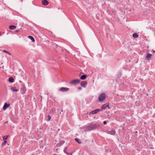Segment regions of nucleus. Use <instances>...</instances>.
<instances>
[{
    "label": "nucleus",
    "mask_w": 155,
    "mask_h": 155,
    "mask_svg": "<svg viewBox=\"0 0 155 155\" xmlns=\"http://www.w3.org/2000/svg\"><path fill=\"white\" fill-rule=\"evenodd\" d=\"M87 84V82L86 81H82L81 83V85L84 87H85Z\"/></svg>",
    "instance_id": "0eeeda50"
},
{
    "label": "nucleus",
    "mask_w": 155,
    "mask_h": 155,
    "mask_svg": "<svg viewBox=\"0 0 155 155\" xmlns=\"http://www.w3.org/2000/svg\"><path fill=\"white\" fill-rule=\"evenodd\" d=\"M65 143V141L64 140H61V141L58 144L59 146H61L63 144H64Z\"/></svg>",
    "instance_id": "a211bd4d"
},
{
    "label": "nucleus",
    "mask_w": 155,
    "mask_h": 155,
    "mask_svg": "<svg viewBox=\"0 0 155 155\" xmlns=\"http://www.w3.org/2000/svg\"><path fill=\"white\" fill-rule=\"evenodd\" d=\"M14 79L12 77H11L9 78L8 79V81L10 82H14Z\"/></svg>",
    "instance_id": "4468645a"
},
{
    "label": "nucleus",
    "mask_w": 155,
    "mask_h": 155,
    "mask_svg": "<svg viewBox=\"0 0 155 155\" xmlns=\"http://www.w3.org/2000/svg\"><path fill=\"white\" fill-rule=\"evenodd\" d=\"M101 111V110L99 109H96L95 110H93L91 111L90 113V114H94L97 113L98 112L100 111Z\"/></svg>",
    "instance_id": "423d86ee"
},
{
    "label": "nucleus",
    "mask_w": 155,
    "mask_h": 155,
    "mask_svg": "<svg viewBox=\"0 0 155 155\" xmlns=\"http://www.w3.org/2000/svg\"><path fill=\"white\" fill-rule=\"evenodd\" d=\"M3 51L4 52L7 53V54H9L10 55H11V54L9 52H8L5 50H3Z\"/></svg>",
    "instance_id": "aec40b11"
},
{
    "label": "nucleus",
    "mask_w": 155,
    "mask_h": 155,
    "mask_svg": "<svg viewBox=\"0 0 155 155\" xmlns=\"http://www.w3.org/2000/svg\"><path fill=\"white\" fill-rule=\"evenodd\" d=\"M99 126V124H91L85 128V131H90L95 129Z\"/></svg>",
    "instance_id": "f257e3e1"
},
{
    "label": "nucleus",
    "mask_w": 155,
    "mask_h": 155,
    "mask_svg": "<svg viewBox=\"0 0 155 155\" xmlns=\"http://www.w3.org/2000/svg\"><path fill=\"white\" fill-rule=\"evenodd\" d=\"M147 55L145 57V59L147 60H150L151 59V56H152V54L148 53H147Z\"/></svg>",
    "instance_id": "39448f33"
},
{
    "label": "nucleus",
    "mask_w": 155,
    "mask_h": 155,
    "mask_svg": "<svg viewBox=\"0 0 155 155\" xmlns=\"http://www.w3.org/2000/svg\"><path fill=\"white\" fill-rule=\"evenodd\" d=\"M28 37L30 38L31 40L33 42H34L35 41V40L34 38L31 36H28Z\"/></svg>",
    "instance_id": "2eb2a0df"
},
{
    "label": "nucleus",
    "mask_w": 155,
    "mask_h": 155,
    "mask_svg": "<svg viewBox=\"0 0 155 155\" xmlns=\"http://www.w3.org/2000/svg\"><path fill=\"white\" fill-rule=\"evenodd\" d=\"M54 155H57L56 154H54Z\"/></svg>",
    "instance_id": "7c9ffc66"
},
{
    "label": "nucleus",
    "mask_w": 155,
    "mask_h": 155,
    "mask_svg": "<svg viewBox=\"0 0 155 155\" xmlns=\"http://www.w3.org/2000/svg\"><path fill=\"white\" fill-rule=\"evenodd\" d=\"M136 133H137V131H136Z\"/></svg>",
    "instance_id": "72a5a7b5"
},
{
    "label": "nucleus",
    "mask_w": 155,
    "mask_h": 155,
    "mask_svg": "<svg viewBox=\"0 0 155 155\" xmlns=\"http://www.w3.org/2000/svg\"><path fill=\"white\" fill-rule=\"evenodd\" d=\"M10 105V104H7V103H5L3 107V109L4 110H5Z\"/></svg>",
    "instance_id": "1a4fd4ad"
},
{
    "label": "nucleus",
    "mask_w": 155,
    "mask_h": 155,
    "mask_svg": "<svg viewBox=\"0 0 155 155\" xmlns=\"http://www.w3.org/2000/svg\"><path fill=\"white\" fill-rule=\"evenodd\" d=\"M133 36L134 38H137L138 37V35L136 33H134L133 35Z\"/></svg>",
    "instance_id": "f3484780"
},
{
    "label": "nucleus",
    "mask_w": 155,
    "mask_h": 155,
    "mask_svg": "<svg viewBox=\"0 0 155 155\" xmlns=\"http://www.w3.org/2000/svg\"><path fill=\"white\" fill-rule=\"evenodd\" d=\"M7 142L6 141H4L3 143H2V145H5L6 144V143Z\"/></svg>",
    "instance_id": "393cba45"
},
{
    "label": "nucleus",
    "mask_w": 155,
    "mask_h": 155,
    "mask_svg": "<svg viewBox=\"0 0 155 155\" xmlns=\"http://www.w3.org/2000/svg\"><path fill=\"white\" fill-rule=\"evenodd\" d=\"M106 96L105 93H103L101 94L98 97V101L99 102H102L104 101Z\"/></svg>",
    "instance_id": "f03ea898"
},
{
    "label": "nucleus",
    "mask_w": 155,
    "mask_h": 155,
    "mask_svg": "<svg viewBox=\"0 0 155 155\" xmlns=\"http://www.w3.org/2000/svg\"><path fill=\"white\" fill-rule=\"evenodd\" d=\"M69 90V89L68 88L62 87L60 88L59 91L62 92H65L68 91Z\"/></svg>",
    "instance_id": "20e7f679"
},
{
    "label": "nucleus",
    "mask_w": 155,
    "mask_h": 155,
    "mask_svg": "<svg viewBox=\"0 0 155 155\" xmlns=\"http://www.w3.org/2000/svg\"><path fill=\"white\" fill-rule=\"evenodd\" d=\"M109 104L106 103V104H103L101 107V108L102 109H104L106 108L107 107H108V108L110 109V108L109 106Z\"/></svg>",
    "instance_id": "6e6552de"
},
{
    "label": "nucleus",
    "mask_w": 155,
    "mask_h": 155,
    "mask_svg": "<svg viewBox=\"0 0 155 155\" xmlns=\"http://www.w3.org/2000/svg\"><path fill=\"white\" fill-rule=\"evenodd\" d=\"M61 112H63V110H61Z\"/></svg>",
    "instance_id": "2f4dec72"
},
{
    "label": "nucleus",
    "mask_w": 155,
    "mask_h": 155,
    "mask_svg": "<svg viewBox=\"0 0 155 155\" xmlns=\"http://www.w3.org/2000/svg\"><path fill=\"white\" fill-rule=\"evenodd\" d=\"M8 136H5L4 137H3V140H6L8 137Z\"/></svg>",
    "instance_id": "5701e85b"
},
{
    "label": "nucleus",
    "mask_w": 155,
    "mask_h": 155,
    "mask_svg": "<svg viewBox=\"0 0 155 155\" xmlns=\"http://www.w3.org/2000/svg\"><path fill=\"white\" fill-rule=\"evenodd\" d=\"M78 88V89L80 90L82 89V88L81 87H79Z\"/></svg>",
    "instance_id": "bb28decb"
},
{
    "label": "nucleus",
    "mask_w": 155,
    "mask_h": 155,
    "mask_svg": "<svg viewBox=\"0 0 155 155\" xmlns=\"http://www.w3.org/2000/svg\"><path fill=\"white\" fill-rule=\"evenodd\" d=\"M51 118V116L49 114H48V116L47 121H49L50 120Z\"/></svg>",
    "instance_id": "412c9836"
},
{
    "label": "nucleus",
    "mask_w": 155,
    "mask_h": 155,
    "mask_svg": "<svg viewBox=\"0 0 155 155\" xmlns=\"http://www.w3.org/2000/svg\"><path fill=\"white\" fill-rule=\"evenodd\" d=\"M16 26L15 25H11L9 26V28L11 30H14L16 28Z\"/></svg>",
    "instance_id": "f8f14e48"
},
{
    "label": "nucleus",
    "mask_w": 155,
    "mask_h": 155,
    "mask_svg": "<svg viewBox=\"0 0 155 155\" xmlns=\"http://www.w3.org/2000/svg\"><path fill=\"white\" fill-rule=\"evenodd\" d=\"M42 3L43 5H46L48 4L49 2L47 0H42Z\"/></svg>",
    "instance_id": "9d476101"
},
{
    "label": "nucleus",
    "mask_w": 155,
    "mask_h": 155,
    "mask_svg": "<svg viewBox=\"0 0 155 155\" xmlns=\"http://www.w3.org/2000/svg\"><path fill=\"white\" fill-rule=\"evenodd\" d=\"M80 82V80L78 79H74L71 81L69 83L71 84L76 85L77 84L79 83Z\"/></svg>",
    "instance_id": "7ed1b4c3"
},
{
    "label": "nucleus",
    "mask_w": 155,
    "mask_h": 155,
    "mask_svg": "<svg viewBox=\"0 0 155 155\" xmlns=\"http://www.w3.org/2000/svg\"><path fill=\"white\" fill-rule=\"evenodd\" d=\"M21 2H22V1H23V0H21Z\"/></svg>",
    "instance_id": "473e14b6"
},
{
    "label": "nucleus",
    "mask_w": 155,
    "mask_h": 155,
    "mask_svg": "<svg viewBox=\"0 0 155 155\" xmlns=\"http://www.w3.org/2000/svg\"><path fill=\"white\" fill-rule=\"evenodd\" d=\"M75 140L79 143H81V142L80 141V139H79L76 138L75 139Z\"/></svg>",
    "instance_id": "6ab92c4d"
},
{
    "label": "nucleus",
    "mask_w": 155,
    "mask_h": 155,
    "mask_svg": "<svg viewBox=\"0 0 155 155\" xmlns=\"http://www.w3.org/2000/svg\"><path fill=\"white\" fill-rule=\"evenodd\" d=\"M51 112L52 113H53L55 111V109L54 108H52L51 109Z\"/></svg>",
    "instance_id": "b1692460"
},
{
    "label": "nucleus",
    "mask_w": 155,
    "mask_h": 155,
    "mask_svg": "<svg viewBox=\"0 0 155 155\" xmlns=\"http://www.w3.org/2000/svg\"><path fill=\"white\" fill-rule=\"evenodd\" d=\"M103 123L104 124H107V122L106 121H104V122H103Z\"/></svg>",
    "instance_id": "cd10ccee"
},
{
    "label": "nucleus",
    "mask_w": 155,
    "mask_h": 155,
    "mask_svg": "<svg viewBox=\"0 0 155 155\" xmlns=\"http://www.w3.org/2000/svg\"><path fill=\"white\" fill-rule=\"evenodd\" d=\"M66 154L67 155H72V153H66Z\"/></svg>",
    "instance_id": "a878e982"
},
{
    "label": "nucleus",
    "mask_w": 155,
    "mask_h": 155,
    "mask_svg": "<svg viewBox=\"0 0 155 155\" xmlns=\"http://www.w3.org/2000/svg\"><path fill=\"white\" fill-rule=\"evenodd\" d=\"M67 149V147H65L64 149V152L66 154V153H68L66 151V150Z\"/></svg>",
    "instance_id": "4be33fe9"
},
{
    "label": "nucleus",
    "mask_w": 155,
    "mask_h": 155,
    "mask_svg": "<svg viewBox=\"0 0 155 155\" xmlns=\"http://www.w3.org/2000/svg\"><path fill=\"white\" fill-rule=\"evenodd\" d=\"M86 75H83L81 76L80 77V79L81 80H84L86 78Z\"/></svg>",
    "instance_id": "dca6fc26"
},
{
    "label": "nucleus",
    "mask_w": 155,
    "mask_h": 155,
    "mask_svg": "<svg viewBox=\"0 0 155 155\" xmlns=\"http://www.w3.org/2000/svg\"><path fill=\"white\" fill-rule=\"evenodd\" d=\"M108 132L110 134L112 135H114L116 133V132L115 130H112L110 131L108 130Z\"/></svg>",
    "instance_id": "9b49d317"
},
{
    "label": "nucleus",
    "mask_w": 155,
    "mask_h": 155,
    "mask_svg": "<svg viewBox=\"0 0 155 155\" xmlns=\"http://www.w3.org/2000/svg\"><path fill=\"white\" fill-rule=\"evenodd\" d=\"M152 51L153 52H155V51L153 50H152Z\"/></svg>",
    "instance_id": "c756f323"
},
{
    "label": "nucleus",
    "mask_w": 155,
    "mask_h": 155,
    "mask_svg": "<svg viewBox=\"0 0 155 155\" xmlns=\"http://www.w3.org/2000/svg\"><path fill=\"white\" fill-rule=\"evenodd\" d=\"M11 89L13 91L17 92L18 91V90L15 87H12L11 88Z\"/></svg>",
    "instance_id": "ddd939ff"
},
{
    "label": "nucleus",
    "mask_w": 155,
    "mask_h": 155,
    "mask_svg": "<svg viewBox=\"0 0 155 155\" xmlns=\"http://www.w3.org/2000/svg\"><path fill=\"white\" fill-rule=\"evenodd\" d=\"M19 31V30L18 29L16 30H15V31H16V32H18Z\"/></svg>",
    "instance_id": "c85d7f7f"
}]
</instances>
